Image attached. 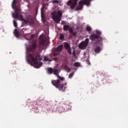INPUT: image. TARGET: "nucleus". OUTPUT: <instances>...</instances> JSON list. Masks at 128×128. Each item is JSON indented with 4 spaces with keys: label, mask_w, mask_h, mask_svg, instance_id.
<instances>
[{
    "label": "nucleus",
    "mask_w": 128,
    "mask_h": 128,
    "mask_svg": "<svg viewBox=\"0 0 128 128\" xmlns=\"http://www.w3.org/2000/svg\"><path fill=\"white\" fill-rule=\"evenodd\" d=\"M72 54L73 56H76V52L74 51L73 52Z\"/></svg>",
    "instance_id": "7c9ffc66"
},
{
    "label": "nucleus",
    "mask_w": 128,
    "mask_h": 128,
    "mask_svg": "<svg viewBox=\"0 0 128 128\" xmlns=\"http://www.w3.org/2000/svg\"><path fill=\"white\" fill-rule=\"evenodd\" d=\"M38 44L40 45L39 48H40L42 46H46L48 44V37H44L42 35L40 36Z\"/></svg>",
    "instance_id": "423d86ee"
},
{
    "label": "nucleus",
    "mask_w": 128,
    "mask_h": 128,
    "mask_svg": "<svg viewBox=\"0 0 128 128\" xmlns=\"http://www.w3.org/2000/svg\"><path fill=\"white\" fill-rule=\"evenodd\" d=\"M64 34H60V40H64Z\"/></svg>",
    "instance_id": "5701e85b"
},
{
    "label": "nucleus",
    "mask_w": 128,
    "mask_h": 128,
    "mask_svg": "<svg viewBox=\"0 0 128 128\" xmlns=\"http://www.w3.org/2000/svg\"><path fill=\"white\" fill-rule=\"evenodd\" d=\"M24 22H25V24H32V18H26V20H24Z\"/></svg>",
    "instance_id": "ddd939ff"
},
{
    "label": "nucleus",
    "mask_w": 128,
    "mask_h": 128,
    "mask_svg": "<svg viewBox=\"0 0 128 128\" xmlns=\"http://www.w3.org/2000/svg\"><path fill=\"white\" fill-rule=\"evenodd\" d=\"M14 34L16 38H19L20 32H18V30L16 29L14 30Z\"/></svg>",
    "instance_id": "f3484780"
},
{
    "label": "nucleus",
    "mask_w": 128,
    "mask_h": 128,
    "mask_svg": "<svg viewBox=\"0 0 128 128\" xmlns=\"http://www.w3.org/2000/svg\"><path fill=\"white\" fill-rule=\"evenodd\" d=\"M64 47L65 50H68V49L70 48V45L68 43H65L64 44Z\"/></svg>",
    "instance_id": "2eb2a0df"
},
{
    "label": "nucleus",
    "mask_w": 128,
    "mask_h": 128,
    "mask_svg": "<svg viewBox=\"0 0 128 128\" xmlns=\"http://www.w3.org/2000/svg\"><path fill=\"white\" fill-rule=\"evenodd\" d=\"M66 24V21L62 20V23H61V24Z\"/></svg>",
    "instance_id": "c85d7f7f"
},
{
    "label": "nucleus",
    "mask_w": 128,
    "mask_h": 128,
    "mask_svg": "<svg viewBox=\"0 0 128 128\" xmlns=\"http://www.w3.org/2000/svg\"><path fill=\"white\" fill-rule=\"evenodd\" d=\"M62 48H64V46L62 44L56 48L54 50V56H58L60 54V52L62 50Z\"/></svg>",
    "instance_id": "9b49d317"
},
{
    "label": "nucleus",
    "mask_w": 128,
    "mask_h": 128,
    "mask_svg": "<svg viewBox=\"0 0 128 128\" xmlns=\"http://www.w3.org/2000/svg\"><path fill=\"white\" fill-rule=\"evenodd\" d=\"M37 48L38 43L36 40H34L30 46L27 48V52H28V62L30 64H32L36 68H39L42 66V62H40L42 60L40 53L36 52ZM30 52H32V54Z\"/></svg>",
    "instance_id": "f257e3e1"
},
{
    "label": "nucleus",
    "mask_w": 128,
    "mask_h": 128,
    "mask_svg": "<svg viewBox=\"0 0 128 128\" xmlns=\"http://www.w3.org/2000/svg\"><path fill=\"white\" fill-rule=\"evenodd\" d=\"M89 62V64H90V62Z\"/></svg>",
    "instance_id": "2f4dec72"
},
{
    "label": "nucleus",
    "mask_w": 128,
    "mask_h": 128,
    "mask_svg": "<svg viewBox=\"0 0 128 128\" xmlns=\"http://www.w3.org/2000/svg\"><path fill=\"white\" fill-rule=\"evenodd\" d=\"M17 0H14L12 2V6L14 8V12L15 14H13L12 16L14 18H20L21 20H24V17L22 16V15H20V8L16 6V3L18 2Z\"/></svg>",
    "instance_id": "7ed1b4c3"
},
{
    "label": "nucleus",
    "mask_w": 128,
    "mask_h": 128,
    "mask_svg": "<svg viewBox=\"0 0 128 128\" xmlns=\"http://www.w3.org/2000/svg\"><path fill=\"white\" fill-rule=\"evenodd\" d=\"M60 72V69L58 68H54L53 74H54V76H60L58 74Z\"/></svg>",
    "instance_id": "f8f14e48"
},
{
    "label": "nucleus",
    "mask_w": 128,
    "mask_h": 128,
    "mask_svg": "<svg viewBox=\"0 0 128 128\" xmlns=\"http://www.w3.org/2000/svg\"><path fill=\"white\" fill-rule=\"evenodd\" d=\"M14 26L15 28H18V23L15 20H14Z\"/></svg>",
    "instance_id": "4be33fe9"
},
{
    "label": "nucleus",
    "mask_w": 128,
    "mask_h": 128,
    "mask_svg": "<svg viewBox=\"0 0 128 128\" xmlns=\"http://www.w3.org/2000/svg\"><path fill=\"white\" fill-rule=\"evenodd\" d=\"M52 4H58L59 2L58 0H52Z\"/></svg>",
    "instance_id": "393cba45"
},
{
    "label": "nucleus",
    "mask_w": 128,
    "mask_h": 128,
    "mask_svg": "<svg viewBox=\"0 0 128 128\" xmlns=\"http://www.w3.org/2000/svg\"><path fill=\"white\" fill-rule=\"evenodd\" d=\"M90 40L96 42V44H98L99 46H102V40H104L106 38H102L98 36L96 34H92L89 36Z\"/></svg>",
    "instance_id": "20e7f679"
},
{
    "label": "nucleus",
    "mask_w": 128,
    "mask_h": 128,
    "mask_svg": "<svg viewBox=\"0 0 128 128\" xmlns=\"http://www.w3.org/2000/svg\"><path fill=\"white\" fill-rule=\"evenodd\" d=\"M58 80H53L52 81V84L58 88L60 92H65L66 90V86H64V84H62V82L64 80V78L58 75L57 76Z\"/></svg>",
    "instance_id": "f03ea898"
},
{
    "label": "nucleus",
    "mask_w": 128,
    "mask_h": 128,
    "mask_svg": "<svg viewBox=\"0 0 128 128\" xmlns=\"http://www.w3.org/2000/svg\"><path fill=\"white\" fill-rule=\"evenodd\" d=\"M109 78H110V76H105V80H108Z\"/></svg>",
    "instance_id": "cd10ccee"
},
{
    "label": "nucleus",
    "mask_w": 128,
    "mask_h": 128,
    "mask_svg": "<svg viewBox=\"0 0 128 128\" xmlns=\"http://www.w3.org/2000/svg\"><path fill=\"white\" fill-rule=\"evenodd\" d=\"M48 72L49 74H52L54 73V69L52 68H47Z\"/></svg>",
    "instance_id": "4468645a"
},
{
    "label": "nucleus",
    "mask_w": 128,
    "mask_h": 128,
    "mask_svg": "<svg viewBox=\"0 0 128 128\" xmlns=\"http://www.w3.org/2000/svg\"><path fill=\"white\" fill-rule=\"evenodd\" d=\"M66 50H68V54H72V48H70Z\"/></svg>",
    "instance_id": "412c9836"
},
{
    "label": "nucleus",
    "mask_w": 128,
    "mask_h": 128,
    "mask_svg": "<svg viewBox=\"0 0 128 128\" xmlns=\"http://www.w3.org/2000/svg\"><path fill=\"white\" fill-rule=\"evenodd\" d=\"M62 48H64V46L62 44L56 48L54 50V56H58L60 54V52L62 50Z\"/></svg>",
    "instance_id": "9d476101"
},
{
    "label": "nucleus",
    "mask_w": 128,
    "mask_h": 128,
    "mask_svg": "<svg viewBox=\"0 0 128 128\" xmlns=\"http://www.w3.org/2000/svg\"><path fill=\"white\" fill-rule=\"evenodd\" d=\"M53 20L56 24H60V22L62 20V12L60 11H58V12H52L51 14Z\"/></svg>",
    "instance_id": "39448f33"
},
{
    "label": "nucleus",
    "mask_w": 128,
    "mask_h": 128,
    "mask_svg": "<svg viewBox=\"0 0 128 128\" xmlns=\"http://www.w3.org/2000/svg\"><path fill=\"white\" fill-rule=\"evenodd\" d=\"M54 60H58V58H56H56H54Z\"/></svg>",
    "instance_id": "c756f323"
},
{
    "label": "nucleus",
    "mask_w": 128,
    "mask_h": 128,
    "mask_svg": "<svg viewBox=\"0 0 128 128\" xmlns=\"http://www.w3.org/2000/svg\"><path fill=\"white\" fill-rule=\"evenodd\" d=\"M86 30H87V32H92V27L90 26H86Z\"/></svg>",
    "instance_id": "6ab92c4d"
},
{
    "label": "nucleus",
    "mask_w": 128,
    "mask_h": 128,
    "mask_svg": "<svg viewBox=\"0 0 128 128\" xmlns=\"http://www.w3.org/2000/svg\"><path fill=\"white\" fill-rule=\"evenodd\" d=\"M89 42L90 39H88V38H86L84 41H82L78 44L79 48H80V50H86V46H88V44Z\"/></svg>",
    "instance_id": "0eeeda50"
},
{
    "label": "nucleus",
    "mask_w": 128,
    "mask_h": 128,
    "mask_svg": "<svg viewBox=\"0 0 128 128\" xmlns=\"http://www.w3.org/2000/svg\"><path fill=\"white\" fill-rule=\"evenodd\" d=\"M78 0H70L68 2L67 4L68 6H70L71 10H74V8L76 6V4H78Z\"/></svg>",
    "instance_id": "1a4fd4ad"
},
{
    "label": "nucleus",
    "mask_w": 128,
    "mask_h": 128,
    "mask_svg": "<svg viewBox=\"0 0 128 128\" xmlns=\"http://www.w3.org/2000/svg\"><path fill=\"white\" fill-rule=\"evenodd\" d=\"M73 76H74V74L70 73L69 74V78H72Z\"/></svg>",
    "instance_id": "bb28decb"
},
{
    "label": "nucleus",
    "mask_w": 128,
    "mask_h": 128,
    "mask_svg": "<svg viewBox=\"0 0 128 128\" xmlns=\"http://www.w3.org/2000/svg\"><path fill=\"white\" fill-rule=\"evenodd\" d=\"M96 34H97V36H100V34H102V32H100V31H96Z\"/></svg>",
    "instance_id": "a878e982"
},
{
    "label": "nucleus",
    "mask_w": 128,
    "mask_h": 128,
    "mask_svg": "<svg viewBox=\"0 0 128 128\" xmlns=\"http://www.w3.org/2000/svg\"><path fill=\"white\" fill-rule=\"evenodd\" d=\"M64 30L66 31L68 30L70 34H72L73 36H76V32H74V30L72 28L68 25H64L63 26Z\"/></svg>",
    "instance_id": "6e6552de"
},
{
    "label": "nucleus",
    "mask_w": 128,
    "mask_h": 128,
    "mask_svg": "<svg viewBox=\"0 0 128 128\" xmlns=\"http://www.w3.org/2000/svg\"><path fill=\"white\" fill-rule=\"evenodd\" d=\"M44 60H45V62H52V60H50V59L48 58V56L44 57Z\"/></svg>",
    "instance_id": "aec40b11"
},
{
    "label": "nucleus",
    "mask_w": 128,
    "mask_h": 128,
    "mask_svg": "<svg viewBox=\"0 0 128 128\" xmlns=\"http://www.w3.org/2000/svg\"><path fill=\"white\" fill-rule=\"evenodd\" d=\"M80 63L78 62H76L74 64V66H76V67H78V66H80Z\"/></svg>",
    "instance_id": "b1692460"
},
{
    "label": "nucleus",
    "mask_w": 128,
    "mask_h": 128,
    "mask_svg": "<svg viewBox=\"0 0 128 128\" xmlns=\"http://www.w3.org/2000/svg\"><path fill=\"white\" fill-rule=\"evenodd\" d=\"M34 34H31L30 36H28V40H34Z\"/></svg>",
    "instance_id": "a211bd4d"
},
{
    "label": "nucleus",
    "mask_w": 128,
    "mask_h": 128,
    "mask_svg": "<svg viewBox=\"0 0 128 128\" xmlns=\"http://www.w3.org/2000/svg\"><path fill=\"white\" fill-rule=\"evenodd\" d=\"M94 52L96 54H98L100 52V46L96 47L94 49Z\"/></svg>",
    "instance_id": "dca6fc26"
}]
</instances>
